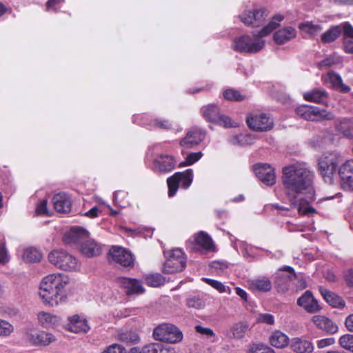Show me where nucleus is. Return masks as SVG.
Listing matches in <instances>:
<instances>
[{
    "label": "nucleus",
    "instance_id": "56",
    "mask_svg": "<svg viewBox=\"0 0 353 353\" xmlns=\"http://www.w3.org/2000/svg\"><path fill=\"white\" fill-rule=\"evenodd\" d=\"M210 267L214 270L218 274L224 273L228 268L226 263L219 261H214L211 263Z\"/></svg>",
    "mask_w": 353,
    "mask_h": 353
},
{
    "label": "nucleus",
    "instance_id": "55",
    "mask_svg": "<svg viewBox=\"0 0 353 353\" xmlns=\"http://www.w3.org/2000/svg\"><path fill=\"white\" fill-rule=\"evenodd\" d=\"M230 142L233 145H246L245 134H239L230 137Z\"/></svg>",
    "mask_w": 353,
    "mask_h": 353
},
{
    "label": "nucleus",
    "instance_id": "42",
    "mask_svg": "<svg viewBox=\"0 0 353 353\" xmlns=\"http://www.w3.org/2000/svg\"><path fill=\"white\" fill-rule=\"evenodd\" d=\"M128 193L124 190L116 191L114 194V201L121 208H125L129 204Z\"/></svg>",
    "mask_w": 353,
    "mask_h": 353
},
{
    "label": "nucleus",
    "instance_id": "46",
    "mask_svg": "<svg viewBox=\"0 0 353 353\" xmlns=\"http://www.w3.org/2000/svg\"><path fill=\"white\" fill-rule=\"evenodd\" d=\"M203 280L205 281L206 283H208V285L218 290L219 292H228V294H230V288L225 286L221 282L208 278H204Z\"/></svg>",
    "mask_w": 353,
    "mask_h": 353
},
{
    "label": "nucleus",
    "instance_id": "62",
    "mask_svg": "<svg viewBox=\"0 0 353 353\" xmlns=\"http://www.w3.org/2000/svg\"><path fill=\"white\" fill-rule=\"evenodd\" d=\"M250 351V353H275V352L270 347L261 349L258 347H252Z\"/></svg>",
    "mask_w": 353,
    "mask_h": 353
},
{
    "label": "nucleus",
    "instance_id": "48",
    "mask_svg": "<svg viewBox=\"0 0 353 353\" xmlns=\"http://www.w3.org/2000/svg\"><path fill=\"white\" fill-rule=\"evenodd\" d=\"M14 331V327L8 321L0 319V336H8Z\"/></svg>",
    "mask_w": 353,
    "mask_h": 353
},
{
    "label": "nucleus",
    "instance_id": "27",
    "mask_svg": "<svg viewBox=\"0 0 353 353\" xmlns=\"http://www.w3.org/2000/svg\"><path fill=\"white\" fill-rule=\"evenodd\" d=\"M88 236V232L80 227H73L64 236L66 243H78L83 238Z\"/></svg>",
    "mask_w": 353,
    "mask_h": 353
},
{
    "label": "nucleus",
    "instance_id": "5",
    "mask_svg": "<svg viewBox=\"0 0 353 353\" xmlns=\"http://www.w3.org/2000/svg\"><path fill=\"white\" fill-rule=\"evenodd\" d=\"M50 263L63 271L74 272L80 269L79 260L63 250H54L48 254Z\"/></svg>",
    "mask_w": 353,
    "mask_h": 353
},
{
    "label": "nucleus",
    "instance_id": "59",
    "mask_svg": "<svg viewBox=\"0 0 353 353\" xmlns=\"http://www.w3.org/2000/svg\"><path fill=\"white\" fill-rule=\"evenodd\" d=\"M195 330L196 332L202 335H205L207 337L215 336L214 331L210 327H202L201 325H196Z\"/></svg>",
    "mask_w": 353,
    "mask_h": 353
},
{
    "label": "nucleus",
    "instance_id": "53",
    "mask_svg": "<svg viewBox=\"0 0 353 353\" xmlns=\"http://www.w3.org/2000/svg\"><path fill=\"white\" fill-rule=\"evenodd\" d=\"M216 123L219 124L220 125H223L225 128H231V127H235L236 125L233 122H232L231 119L225 115L219 114V119H217Z\"/></svg>",
    "mask_w": 353,
    "mask_h": 353
},
{
    "label": "nucleus",
    "instance_id": "64",
    "mask_svg": "<svg viewBox=\"0 0 353 353\" xmlns=\"http://www.w3.org/2000/svg\"><path fill=\"white\" fill-rule=\"evenodd\" d=\"M143 348V353H155V343L145 345Z\"/></svg>",
    "mask_w": 353,
    "mask_h": 353
},
{
    "label": "nucleus",
    "instance_id": "24",
    "mask_svg": "<svg viewBox=\"0 0 353 353\" xmlns=\"http://www.w3.org/2000/svg\"><path fill=\"white\" fill-rule=\"evenodd\" d=\"M312 321L319 329L329 334H334L338 331V326L325 316L315 315L312 318Z\"/></svg>",
    "mask_w": 353,
    "mask_h": 353
},
{
    "label": "nucleus",
    "instance_id": "26",
    "mask_svg": "<svg viewBox=\"0 0 353 353\" xmlns=\"http://www.w3.org/2000/svg\"><path fill=\"white\" fill-rule=\"evenodd\" d=\"M296 36V30L292 27H285L274 34V40L277 44H283Z\"/></svg>",
    "mask_w": 353,
    "mask_h": 353
},
{
    "label": "nucleus",
    "instance_id": "25",
    "mask_svg": "<svg viewBox=\"0 0 353 353\" xmlns=\"http://www.w3.org/2000/svg\"><path fill=\"white\" fill-rule=\"evenodd\" d=\"M290 347L295 353H312L314 348L311 341L300 337L292 339Z\"/></svg>",
    "mask_w": 353,
    "mask_h": 353
},
{
    "label": "nucleus",
    "instance_id": "34",
    "mask_svg": "<svg viewBox=\"0 0 353 353\" xmlns=\"http://www.w3.org/2000/svg\"><path fill=\"white\" fill-rule=\"evenodd\" d=\"M338 131L345 137L353 138V119H342L336 124Z\"/></svg>",
    "mask_w": 353,
    "mask_h": 353
},
{
    "label": "nucleus",
    "instance_id": "23",
    "mask_svg": "<svg viewBox=\"0 0 353 353\" xmlns=\"http://www.w3.org/2000/svg\"><path fill=\"white\" fill-rule=\"evenodd\" d=\"M297 304L310 313H314L320 310L317 301L313 297L309 290L306 291L298 299Z\"/></svg>",
    "mask_w": 353,
    "mask_h": 353
},
{
    "label": "nucleus",
    "instance_id": "45",
    "mask_svg": "<svg viewBox=\"0 0 353 353\" xmlns=\"http://www.w3.org/2000/svg\"><path fill=\"white\" fill-rule=\"evenodd\" d=\"M339 343L341 347L353 352V335L344 334L341 336L339 340Z\"/></svg>",
    "mask_w": 353,
    "mask_h": 353
},
{
    "label": "nucleus",
    "instance_id": "4",
    "mask_svg": "<svg viewBox=\"0 0 353 353\" xmlns=\"http://www.w3.org/2000/svg\"><path fill=\"white\" fill-rule=\"evenodd\" d=\"M343 160V157L337 152L324 153L319 159V171L325 182L332 183L338 165Z\"/></svg>",
    "mask_w": 353,
    "mask_h": 353
},
{
    "label": "nucleus",
    "instance_id": "28",
    "mask_svg": "<svg viewBox=\"0 0 353 353\" xmlns=\"http://www.w3.org/2000/svg\"><path fill=\"white\" fill-rule=\"evenodd\" d=\"M39 323L43 327L52 328L60 323V319L56 315L46 312H40L37 314Z\"/></svg>",
    "mask_w": 353,
    "mask_h": 353
},
{
    "label": "nucleus",
    "instance_id": "14",
    "mask_svg": "<svg viewBox=\"0 0 353 353\" xmlns=\"http://www.w3.org/2000/svg\"><path fill=\"white\" fill-rule=\"evenodd\" d=\"M112 260L124 267L134 265V257L132 253L121 247L114 246L110 250Z\"/></svg>",
    "mask_w": 353,
    "mask_h": 353
},
{
    "label": "nucleus",
    "instance_id": "47",
    "mask_svg": "<svg viewBox=\"0 0 353 353\" xmlns=\"http://www.w3.org/2000/svg\"><path fill=\"white\" fill-rule=\"evenodd\" d=\"M300 28L308 32L310 34H316L322 30V27L319 24H314L311 22H306L300 25Z\"/></svg>",
    "mask_w": 353,
    "mask_h": 353
},
{
    "label": "nucleus",
    "instance_id": "38",
    "mask_svg": "<svg viewBox=\"0 0 353 353\" xmlns=\"http://www.w3.org/2000/svg\"><path fill=\"white\" fill-rule=\"evenodd\" d=\"M196 243L205 250H214L212 239L205 232H200L195 239Z\"/></svg>",
    "mask_w": 353,
    "mask_h": 353
},
{
    "label": "nucleus",
    "instance_id": "33",
    "mask_svg": "<svg viewBox=\"0 0 353 353\" xmlns=\"http://www.w3.org/2000/svg\"><path fill=\"white\" fill-rule=\"evenodd\" d=\"M305 100L316 103H324L327 101V93L322 90H313L304 93Z\"/></svg>",
    "mask_w": 353,
    "mask_h": 353
},
{
    "label": "nucleus",
    "instance_id": "36",
    "mask_svg": "<svg viewBox=\"0 0 353 353\" xmlns=\"http://www.w3.org/2000/svg\"><path fill=\"white\" fill-rule=\"evenodd\" d=\"M344 49L345 52L353 53V27L348 23L344 25Z\"/></svg>",
    "mask_w": 353,
    "mask_h": 353
},
{
    "label": "nucleus",
    "instance_id": "16",
    "mask_svg": "<svg viewBox=\"0 0 353 353\" xmlns=\"http://www.w3.org/2000/svg\"><path fill=\"white\" fill-rule=\"evenodd\" d=\"M205 137V132L199 128H191L186 134V136L181 140V146L185 148H191L199 144Z\"/></svg>",
    "mask_w": 353,
    "mask_h": 353
},
{
    "label": "nucleus",
    "instance_id": "1",
    "mask_svg": "<svg viewBox=\"0 0 353 353\" xmlns=\"http://www.w3.org/2000/svg\"><path fill=\"white\" fill-rule=\"evenodd\" d=\"M283 185L291 207L298 208V212L302 215H310L316 210L309 205L307 201L300 197L301 194H308L307 199H314V174L307 167L301 164H292L285 166L282 172Z\"/></svg>",
    "mask_w": 353,
    "mask_h": 353
},
{
    "label": "nucleus",
    "instance_id": "35",
    "mask_svg": "<svg viewBox=\"0 0 353 353\" xmlns=\"http://www.w3.org/2000/svg\"><path fill=\"white\" fill-rule=\"evenodd\" d=\"M250 288L260 292H268L272 289V283L267 278L254 279L250 282Z\"/></svg>",
    "mask_w": 353,
    "mask_h": 353
},
{
    "label": "nucleus",
    "instance_id": "3",
    "mask_svg": "<svg viewBox=\"0 0 353 353\" xmlns=\"http://www.w3.org/2000/svg\"><path fill=\"white\" fill-rule=\"evenodd\" d=\"M68 278L61 274L46 276L39 285V296L45 304L55 306L65 301V288Z\"/></svg>",
    "mask_w": 353,
    "mask_h": 353
},
{
    "label": "nucleus",
    "instance_id": "11",
    "mask_svg": "<svg viewBox=\"0 0 353 353\" xmlns=\"http://www.w3.org/2000/svg\"><path fill=\"white\" fill-rule=\"evenodd\" d=\"M268 11L265 8H256L245 10L239 15L241 21L248 26L259 27L263 24Z\"/></svg>",
    "mask_w": 353,
    "mask_h": 353
},
{
    "label": "nucleus",
    "instance_id": "20",
    "mask_svg": "<svg viewBox=\"0 0 353 353\" xmlns=\"http://www.w3.org/2000/svg\"><path fill=\"white\" fill-rule=\"evenodd\" d=\"M66 329L74 333H85L90 330L87 320L78 314L68 317Z\"/></svg>",
    "mask_w": 353,
    "mask_h": 353
},
{
    "label": "nucleus",
    "instance_id": "61",
    "mask_svg": "<svg viewBox=\"0 0 353 353\" xmlns=\"http://www.w3.org/2000/svg\"><path fill=\"white\" fill-rule=\"evenodd\" d=\"M350 176V178L342 179L341 185L345 189L353 190V174Z\"/></svg>",
    "mask_w": 353,
    "mask_h": 353
},
{
    "label": "nucleus",
    "instance_id": "10",
    "mask_svg": "<svg viewBox=\"0 0 353 353\" xmlns=\"http://www.w3.org/2000/svg\"><path fill=\"white\" fill-rule=\"evenodd\" d=\"M246 122L248 127L254 131L270 130L274 125L273 119L265 113L251 114L247 117Z\"/></svg>",
    "mask_w": 353,
    "mask_h": 353
},
{
    "label": "nucleus",
    "instance_id": "39",
    "mask_svg": "<svg viewBox=\"0 0 353 353\" xmlns=\"http://www.w3.org/2000/svg\"><path fill=\"white\" fill-rule=\"evenodd\" d=\"M145 283L151 287L157 288L165 283V278L160 274H150L144 277Z\"/></svg>",
    "mask_w": 353,
    "mask_h": 353
},
{
    "label": "nucleus",
    "instance_id": "19",
    "mask_svg": "<svg viewBox=\"0 0 353 353\" xmlns=\"http://www.w3.org/2000/svg\"><path fill=\"white\" fill-rule=\"evenodd\" d=\"M323 81L326 85L332 86L335 90L347 93L350 91V88L343 83V80L339 74L334 72H330L323 76Z\"/></svg>",
    "mask_w": 353,
    "mask_h": 353
},
{
    "label": "nucleus",
    "instance_id": "44",
    "mask_svg": "<svg viewBox=\"0 0 353 353\" xmlns=\"http://www.w3.org/2000/svg\"><path fill=\"white\" fill-rule=\"evenodd\" d=\"M186 305L188 307L201 310L205 307V303L199 296H192L186 299Z\"/></svg>",
    "mask_w": 353,
    "mask_h": 353
},
{
    "label": "nucleus",
    "instance_id": "41",
    "mask_svg": "<svg viewBox=\"0 0 353 353\" xmlns=\"http://www.w3.org/2000/svg\"><path fill=\"white\" fill-rule=\"evenodd\" d=\"M338 174L341 179L350 178V175L353 174V160L346 161L339 168Z\"/></svg>",
    "mask_w": 353,
    "mask_h": 353
},
{
    "label": "nucleus",
    "instance_id": "21",
    "mask_svg": "<svg viewBox=\"0 0 353 353\" xmlns=\"http://www.w3.org/2000/svg\"><path fill=\"white\" fill-rule=\"evenodd\" d=\"M118 282L121 288L125 289L126 294L128 295L142 294L145 291L141 283L137 279L122 277L119 279Z\"/></svg>",
    "mask_w": 353,
    "mask_h": 353
},
{
    "label": "nucleus",
    "instance_id": "40",
    "mask_svg": "<svg viewBox=\"0 0 353 353\" xmlns=\"http://www.w3.org/2000/svg\"><path fill=\"white\" fill-rule=\"evenodd\" d=\"M248 329V324L243 322L236 323L230 328V332L232 334L231 337L234 339H241L244 336Z\"/></svg>",
    "mask_w": 353,
    "mask_h": 353
},
{
    "label": "nucleus",
    "instance_id": "30",
    "mask_svg": "<svg viewBox=\"0 0 353 353\" xmlns=\"http://www.w3.org/2000/svg\"><path fill=\"white\" fill-rule=\"evenodd\" d=\"M203 117L208 122L215 123L219 119V108L214 104H208L201 109Z\"/></svg>",
    "mask_w": 353,
    "mask_h": 353
},
{
    "label": "nucleus",
    "instance_id": "49",
    "mask_svg": "<svg viewBox=\"0 0 353 353\" xmlns=\"http://www.w3.org/2000/svg\"><path fill=\"white\" fill-rule=\"evenodd\" d=\"M223 97L229 101H242L244 97L242 96L239 91L233 89H228L223 93Z\"/></svg>",
    "mask_w": 353,
    "mask_h": 353
},
{
    "label": "nucleus",
    "instance_id": "22",
    "mask_svg": "<svg viewBox=\"0 0 353 353\" xmlns=\"http://www.w3.org/2000/svg\"><path fill=\"white\" fill-rule=\"evenodd\" d=\"M52 201L57 212L59 213H68L70 212L72 202L67 194H57L52 197Z\"/></svg>",
    "mask_w": 353,
    "mask_h": 353
},
{
    "label": "nucleus",
    "instance_id": "50",
    "mask_svg": "<svg viewBox=\"0 0 353 353\" xmlns=\"http://www.w3.org/2000/svg\"><path fill=\"white\" fill-rule=\"evenodd\" d=\"M202 156L201 152H192L188 154L185 161H182L179 163V166H188L191 165L197 161H199Z\"/></svg>",
    "mask_w": 353,
    "mask_h": 353
},
{
    "label": "nucleus",
    "instance_id": "37",
    "mask_svg": "<svg viewBox=\"0 0 353 353\" xmlns=\"http://www.w3.org/2000/svg\"><path fill=\"white\" fill-rule=\"evenodd\" d=\"M42 258V254L39 250L34 248H28L23 250L22 259L28 263L39 262Z\"/></svg>",
    "mask_w": 353,
    "mask_h": 353
},
{
    "label": "nucleus",
    "instance_id": "52",
    "mask_svg": "<svg viewBox=\"0 0 353 353\" xmlns=\"http://www.w3.org/2000/svg\"><path fill=\"white\" fill-rule=\"evenodd\" d=\"M151 125L154 126V128H160V129H165V130H169L172 128V125L171 122H170L168 120H160L158 119H155L153 121H152Z\"/></svg>",
    "mask_w": 353,
    "mask_h": 353
},
{
    "label": "nucleus",
    "instance_id": "51",
    "mask_svg": "<svg viewBox=\"0 0 353 353\" xmlns=\"http://www.w3.org/2000/svg\"><path fill=\"white\" fill-rule=\"evenodd\" d=\"M9 261V256L5 245V239L0 235V263H5Z\"/></svg>",
    "mask_w": 353,
    "mask_h": 353
},
{
    "label": "nucleus",
    "instance_id": "18",
    "mask_svg": "<svg viewBox=\"0 0 353 353\" xmlns=\"http://www.w3.org/2000/svg\"><path fill=\"white\" fill-rule=\"evenodd\" d=\"M323 81L326 85L332 86L335 90L347 93L350 91V88L343 83V80L339 74L334 72H330L323 76Z\"/></svg>",
    "mask_w": 353,
    "mask_h": 353
},
{
    "label": "nucleus",
    "instance_id": "15",
    "mask_svg": "<svg viewBox=\"0 0 353 353\" xmlns=\"http://www.w3.org/2000/svg\"><path fill=\"white\" fill-rule=\"evenodd\" d=\"M26 339L33 345H48L53 342L55 338L50 333L35 329L30 330L26 333Z\"/></svg>",
    "mask_w": 353,
    "mask_h": 353
},
{
    "label": "nucleus",
    "instance_id": "2",
    "mask_svg": "<svg viewBox=\"0 0 353 353\" xmlns=\"http://www.w3.org/2000/svg\"><path fill=\"white\" fill-rule=\"evenodd\" d=\"M283 19V16L281 14H275L261 30L252 32L253 39L248 35L235 38L233 41V49L241 53H256L261 51L265 46L263 37L269 35L275 30Z\"/></svg>",
    "mask_w": 353,
    "mask_h": 353
},
{
    "label": "nucleus",
    "instance_id": "7",
    "mask_svg": "<svg viewBox=\"0 0 353 353\" xmlns=\"http://www.w3.org/2000/svg\"><path fill=\"white\" fill-rule=\"evenodd\" d=\"M192 180L193 171L192 169H188L183 172H176L173 176L168 178V196L170 197L174 196L179 187L188 189L192 183Z\"/></svg>",
    "mask_w": 353,
    "mask_h": 353
},
{
    "label": "nucleus",
    "instance_id": "43",
    "mask_svg": "<svg viewBox=\"0 0 353 353\" xmlns=\"http://www.w3.org/2000/svg\"><path fill=\"white\" fill-rule=\"evenodd\" d=\"M341 34V29L339 27H334L325 32L321 40L323 43H330L336 40Z\"/></svg>",
    "mask_w": 353,
    "mask_h": 353
},
{
    "label": "nucleus",
    "instance_id": "32",
    "mask_svg": "<svg viewBox=\"0 0 353 353\" xmlns=\"http://www.w3.org/2000/svg\"><path fill=\"white\" fill-rule=\"evenodd\" d=\"M270 343L276 348H283L289 344V338L283 332L275 330L270 336Z\"/></svg>",
    "mask_w": 353,
    "mask_h": 353
},
{
    "label": "nucleus",
    "instance_id": "54",
    "mask_svg": "<svg viewBox=\"0 0 353 353\" xmlns=\"http://www.w3.org/2000/svg\"><path fill=\"white\" fill-rule=\"evenodd\" d=\"M259 323H266L268 325H273L274 323V318L273 315L268 313L260 314L256 318Z\"/></svg>",
    "mask_w": 353,
    "mask_h": 353
},
{
    "label": "nucleus",
    "instance_id": "12",
    "mask_svg": "<svg viewBox=\"0 0 353 353\" xmlns=\"http://www.w3.org/2000/svg\"><path fill=\"white\" fill-rule=\"evenodd\" d=\"M281 270L290 274L279 272L276 275L275 280L276 288L279 292L284 293L289 290L291 281L296 277V275L294 269L290 266H284Z\"/></svg>",
    "mask_w": 353,
    "mask_h": 353
},
{
    "label": "nucleus",
    "instance_id": "17",
    "mask_svg": "<svg viewBox=\"0 0 353 353\" xmlns=\"http://www.w3.org/2000/svg\"><path fill=\"white\" fill-rule=\"evenodd\" d=\"M176 163L173 157L161 154L154 159L152 169L156 172H169L174 168Z\"/></svg>",
    "mask_w": 353,
    "mask_h": 353
},
{
    "label": "nucleus",
    "instance_id": "8",
    "mask_svg": "<svg viewBox=\"0 0 353 353\" xmlns=\"http://www.w3.org/2000/svg\"><path fill=\"white\" fill-rule=\"evenodd\" d=\"M186 265L184 252L182 250L176 248L171 250L167 255L163 272L165 274H174L182 271Z\"/></svg>",
    "mask_w": 353,
    "mask_h": 353
},
{
    "label": "nucleus",
    "instance_id": "29",
    "mask_svg": "<svg viewBox=\"0 0 353 353\" xmlns=\"http://www.w3.org/2000/svg\"><path fill=\"white\" fill-rule=\"evenodd\" d=\"M319 291L323 299L334 307H343L345 305L344 300L337 294L328 290L320 287Z\"/></svg>",
    "mask_w": 353,
    "mask_h": 353
},
{
    "label": "nucleus",
    "instance_id": "9",
    "mask_svg": "<svg viewBox=\"0 0 353 353\" xmlns=\"http://www.w3.org/2000/svg\"><path fill=\"white\" fill-rule=\"evenodd\" d=\"M296 112L300 117L313 121L332 120L334 117L331 112L306 105L296 108Z\"/></svg>",
    "mask_w": 353,
    "mask_h": 353
},
{
    "label": "nucleus",
    "instance_id": "58",
    "mask_svg": "<svg viewBox=\"0 0 353 353\" xmlns=\"http://www.w3.org/2000/svg\"><path fill=\"white\" fill-rule=\"evenodd\" d=\"M335 343L334 338H325L316 341V346L319 349L325 348Z\"/></svg>",
    "mask_w": 353,
    "mask_h": 353
},
{
    "label": "nucleus",
    "instance_id": "13",
    "mask_svg": "<svg viewBox=\"0 0 353 353\" xmlns=\"http://www.w3.org/2000/svg\"><path fill=\"white\" fill-rule=\"evenodd\" d=\"M254 171L258 179L267 185H272L276 182L274 169L269 164L260 163L254 166Z\"/></svg>",
    "mask_w": 353,
    "mask_h": 353
},
{
    "label": "nucleus",
    "instance_id": "6",
    "mask_svg": "<svg viewBox=\"0 0 353 353\" xmlns=\"http://www.w3.org/2000/svg\"><path fill=\"white\" fill-rule=\"evenodd\" d=\"M153 336L156 340L175 343L182 340L183 334L175 325L163 323L154 328Z\"/></svg>",
    "mask_w": 353,
    "mask_h": 353
},
{
    "label": "nucleus",
    "instance_id": "63",
    "mask_svg": "<svg viewBox=\"0 0 353 353\" xmlns=\"http://www.w3.org/2000/svg\"><path fill=\"white\" fill-rule=\"evenodd\" d=\"M345 324L347 329L350 332H353V314L347 316L345 319Z\"/></svg>",
    "mask_w": 353,
    "mask_h": 353
},
{
    "label": "nucleus",
    "instance_id": "31",
    "mask_svg": "<svg viewBox=\"0 0 353 353\" xmlns=\"http://www.w3.org/2000/svg\"><path fill=\"white\" fill-rule=\"evenodd\" d=\"M81 250L82 254L88 257L99 256L101 252L100 245L92 240L83 242L81 245Z\"/></svg>",
    "mask_w": 353,
    "mask_h": 353
},
{
    "label": "nucleus",
    "instance_id": "60",
    "mask_svg": "<svg viewBox=\"0 0 353 353\" xmlns=\"http://www.w3.org/2000/svg\"><path fill=\"white\" fill-rule=\"evenodd\" d=\"M36 213L37 214H48L47 208V200H42L37 206Z\"/></svg>",
    "mask_w": 353,
    "mask_h": 353
},
{
    "label": "nucleus",
    "instance_id": "57",
    "mask_svg": "<svg viewBox=\"0 0 353 353\" xmlns=\"http://www.w3.org/2000/svg\"><path fill=\"white\" fill-rule=\"evenodd\" d=\"M102 353H126L124 347L118 344L108 346Z\"/></svg>",
    "mask_w": 353,
    "mask_h": 353
}]
</instances>
